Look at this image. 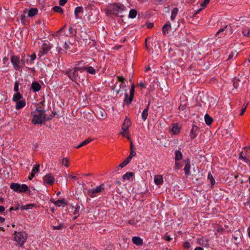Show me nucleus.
Listing matches in <instances>:
<instances>
[{
  "label": "nucleus",
  "mask_w": 250,
  "mask_h": 250,
  "mask_svg": "<svg viewBox=\"0 0 250 250\" xmlns=\"http://www.w3.org/2000/svg\"><path fill=\"white\" fill-rule=\"evenodd\" d=\"M178 12V9L177 7L174 8L171 11V15L170 17L171 20L174 21L177 13Z\"/></svg>",
  "instance_id": "nucleus-34"
},
{
  "label": "nucleus",
  "mask_w": 250,
  "mask_h": 250,
  "mask_svg": "<svg viewBox=\"0 0 250 250\" xmlns=\"http://www.w3.org/2000/svg\"><path fill=\"white\" fill-rule=\"evenodd\" d=\"M35 205L34 204H29L26 205L25 206H22L21 207V210H26L30 208H32L33 207H35Z\"/></svg>",
  "instance_id": "nucleus-36"
},
{
  "label": "nucleus",
  "mask_w": 250,
  "mask_h": 250,
  "mask_svg": "<svg viewBox=\"0 0 250 250\" xmlns=\"http://www.w3.org/2000/svg\"><path fill=\"white\" fill-rule=\"evenodd\" d=\"M53 227L54 229L60 230V229H62L64 227V225H63V224L62 223V224H60L59 226H54Z\"/></svg>",
  "instance_id": "nucleus-47"
},
{
  "label": "nucleus",
  "mask_w": 250,
  "mask_h": 250,
  "mask_svg": "<svg viewBox=\"0 0 250 250\" xmlns=\"http://www.w3.org/2000/svg\"><path fill=\"white\" fill-rule=\"evenodd\" d=\"M14 240L18 243V245L21 248H23L24 244L25 243L28 237V234L25 231H15L14 233Z\"/></svg>",
  "instance_id": "nucleus-4"
},
{
  "label": "nucleus",
  "mask_w": 250,
  "mask_h": 250,
  "mask_svg": "<svg viewBox=\"0 0 250 250\" xmlns=\"http://www.w3.org/2000/svg\"><path fill=\"white\" fill-rule=\"evenodd\" d=\"M69 32L70 35H71V36L75 35L77 33L76 29H73V28L72 27H69Z\"/></svg>",
  "instance_id": "nucleus-44"
},
{
  "label": "nucleus",
  "mask_w": 250,
  "mask_h": 250,
  "mask_svg": "<svg viewBox=\"0 0 250 250\" xmlns=\"http://www.w3.org/2000/svg\"><path fill=\"white\" fill-rule=\"evenodd\" d=\"M183 246L185 249H188L191 246L190 243L188 242L187 241L184 243Z\"/></svg>",
  "instance_id": "nucleus-53"
},
{
  "label": "nucleus",
  "mask_w": 250,
  "mask_h": 250,
  "mask_svg": "<svg viewBox=\"0 0 250 250\" xmlns=\"http://www.w3.org/2000/svg\"><path fill=\"white\" fill-rule=\"evenodd\" d=\"M51 202L53 203L54 204L58 207H60L62 205H67V204L65 202L64 199H62L61 200H58L57 201H53L51 200Z\"/></svg>",
  "instance_id": "nucleus-22"
},
{
  "label": "nucleus",
  "mask_w": 250,
  "mask_h": 250,
  "mask_svg": "<svg viewBox=\"0 0 250 250\" xmlns=\"http://www.w3.org/2000/svg\"><path fill=\"white\" fill-rule=\"evenodd\" d=\"M104 189V185L102 184L100 186H97L95 188L92 189H89L88 190V194L91 198H93L95 196V194L101 192L102 190Z\"/></svg>",
  "instance_id": "nucleus-9"
},
{
  "label": "nucleus",
  "mask_w": 250,
  "mask_h": 250,
  "mask_svg": "<svg viewBox=\"0 0 250 250\" xmlns=\"http://www.w3.org/2000/svg\"><path fill=\"white\" fill-rule=\"evenodd\" d=\"M171 23L169 21H167L162 27L163 34L166 35L168 33V31L171 29Z\"/></svg>",
  "instance_id": "nucleus-16"
},
{
  "label": "nucleus",
  "mask_w": 250,
  "mask_h": 250,
  "mask_svg": "<svg viewBox=\"0 0 250 250\" xmlns=\"http://www.w3.org/2000/svg\"><path fill=\"white\" fill-rule=\"evenodd\" d=\"M234 53L233 52H231L229 56V58L228 59V60H231L233 58V56H234Z\"/></svg>",
  "instance_id": "nucleus-64"
},
{
  "label": "nucleus",
  "mask_w": 250,
  "mask_h": 250,
  "mask_svg": "<svg viewBox=\"0 0 250 250\" xmlns=\"http://www.w3.org/2000/svg\"><path fill=\"white\" fill-rule=\"evenodd\" d=\"M171 131L174 134H178L180 131V127L177 124H174L172 127Z\"/></svg>",
  "instance_id": "nucleus-31"
},
{
  "label": "nucleus",
  "mask_w": 250,
  "mask_h": 250,
  "mask_svg": "<svg viewBox=\"0 0 250 250\" xmlns=\"http://www.w3.org/2000/svg\"><path fill=\"white\" fill-rule=\"evenodd\" d=\"M123 137L126 138L128 140H130L131 138L129 137V133L127 131H123L120 133Z\"/></svg>",
  "instance_id": "nucleus-40"
},
{
  "label": "nucleus",
  "mask_w": 250,
  "mask_h": 250,
  "mask_svg": "<svg viewBox=\"0 0 250 250\" xmlns=\"http://www.w3.org/2000/svg\"><path fill=\"white\" fill-rule=\"evenodd\" d=\"M101 114V117L103 118V119H104L107 117V114L106 112L104 110H101L100 111Z\"/></svg>",
  "instance_id": "nucleus-51"
},
{
  "label": "nucleus",
  "mask_w": 250,
  "mask_h": 250,
  "mask_svg": "<svg viewBox=\"0 0 250 250\" xmlns=\"http://www.w3.org/2000/svg\"><path fill=\"white\" fill-rule=\"evenodd\" d=\"M82 67H75L72 69H68L65 72V74L73 82L78 83L83 81V76Z\"/></svg>",
  "instance_id": "nucleus-2"
},
{
  "label": "nucleus",
  "mask_w": 250,
  "mask_h": 250,
  "mask_svg": "<svg viewBox=\"0 0 250 250\" xmlns=\"http://www.w3.org/2000/svg\"><path fill=\"white\" fill-rule=\"evenodd\" d=\"M217 231L218 232H222L224 229L221 226H217Z\"/></svg>",
  "instance_id": "nucleus-59"
},
{
  "label": "nucleus",
  "mask_w": 250,
  "mask_h": 250,
  "mask_svg": "<svg viewBox=\"0 0 250 250\" xmlns=\"http://www.w3.org/2000/svg\"><path fill=\"white\" fill-rule=\"evenodd\" d=\"M132 242L134 244L138 246L141 245L143 243V240L140 237L138 236L133 237L132 238Z\"/></svg>",
  "instance_id": "nucleus-23"
},
{
  "label": "nucleus",
  "mask_w": 250,
  "mask_h": 250,
  "mask_svg": "<svg viewBox=\"0 0 250 250\" xmlns=\"http://www.w3.org/2000/svg\"><path fill=\"white\" fill-rule=\"evenodd\" d=\"M38 10L36 8H31L28 11V16L32 17L38 14Z\"/></svg>",
  "instance_id": "nucleus-25"
},
{
  "label": "nucleus",
  "mask_w": 250,
  "mask_h": 250,
  "mask_svg": "<svg viewBox=\"0 0 250 250\" xmlns=\"http://www.w3.org/2000/svg\"><path fill=\"white\" fill-rule=\"evenodd\" d=\"M11 62L13 65V68L15 70H18V71H21V67L20 65L21 64V61H20V58L19 56L15 55H12L11 56L10 58Z\"/></svg>",
  "instance_id": "nucleus-7"
},
{
  "label": "nucleus",
  "mask_w": 250,
  "mask_h": 250,
  "mask_svg": "<svg viewBox=\"0 0 250 250\" xmlns=\"http://www.w3.org/2000/svg\"><path fill=\"white\" fill-rule=\"evenodd\" d=\"M79 209H80V207L79 206H77L75 208L73 213L74 214H75V215H77V216L74 218V219H75L78 217V216L79 215Z\"/></svg>",
  "instance_id": "nucleus-46"
},
{
  "label": "nucleus",
  "mask_w": 250,
  "mask_h": 250,
  "mask_svg": "<svg viewBox=\"0 0 250 250\" xmlns=\"http://www.w3.org/2000/svg\"><path fill=\"white\" fill-rule=\"evenodd\" d=\"M146 25L148 28L150 29L154 26V24L152 22H148L146 23Z\"/></svg>",
  "instance_id": "nucleus-56"
},
{
  "label": "nucleus",
  "mask_w": 250,
  "mask_h": 250,
  "mask_svg": "<svg viewBox=\"0 0 250 250\" xmlns=\"http://www.w3.org/2000/svg\"><path fill=\"white\" fill-rule=\"evenodd\" d=\"M51 46L49 42H44L42 45V47L41 50L40 51L39 54H41V56H43L46 54L51 49Z\"/></svg>",
  "instance_id": "nucleus-10"
},
{
  "label": "nucleus",
  "mask_w": 250,
  "mask_h": 250,
  "mask_svg": "<svg viewBox=\"0 0 250 250\" xmlns=\"http://www.w3.org/2000/svg\"><path fill=\"white\" fill-rule=\"evenodd\" d=\"M210 0H204V2L200 4V5L205 8L207 6V4H208Z\"/></svg>",
  "instance_id": "nucleus-48"
},
{
  "label": "nucleus",
  "mask_w": 250,
  "mask_h": 250,
  "mask_svg": "<svg viewBox=\"0 0 250 250\" xmlns=\"http://www.w3.org/2000/svg\"><path fill=\"white\" fill-rule=\"evenodd\" d=\"M229 29V31L232 30V27L230 25H226L224 27L220 29L216 33L215 36L217 37L219 34L221 33V35L227 34V31Z\"/></svg>",
  "instance_id": "nucleus-13"
},
{
  "label": "nucleus",
  "mask_w": 250,
  "mask_h": 250,
  "mask_svg": "<svg viewBox=\"0 0 250 250\" xmlns=\"http://www.w3.org/2000/svg\"><path fill=\"white\" fill-rule=\"evenodd\" d=\"M10 187L14 191L19 193H24L29 190L28 187L25 184L13 183L11 184Z\"/></svg>",
  "instance_id": "nucleus-5"
},
{
  "label": "nucleus",
  "mask_w": 250,
  "mask_h": 250,
  "mask_svg": "<svg viewBox=\"0 0 250 250\" xmlns=\"http://www.w3.org/2000/svg\"><path fill=\"white\" fill-rule=\"evenodd\" d=\"M62 164L66 167H69V159L67 158H63L62 160Z\"/></svg>",
  "instance_id": "nucleus-41"
},
{
  "label": "nucleus",
  "mask_w": 250,
  "mask_h": 250,
  "mask_svg": "<svg viewBox=\"0 0 250 250\" xmlns=\"http://www.w3.org/2000/svg\"><path fill=\"white\" fill-rule=\"evenodd\" d=\"M16 106L15 108L17 110H19L23 108L25 106L26 103L24 100H20L18 102H16Z\"/></svg>",
  "instance_id": "nucleus-19"
},
{
  "label": "nucleus",
  "mask_w": 250,
  "mask_h": 250,
  "mask_svg": "<svg viewBox=\"0 0 250 250\" xmlns=\"http://www.w3.org/2000/svg\"><path fill=\"white\" fill-rule=\"evenodd\" d=\"M239 159L247 163L250 168V161L249 158L247 156V153L244 152L243 150L241 152H240L239 154Z\"/></svg>",
  "instance_id": "nucleus-12"
},
{
  "label": "nucleus",
  "mask_w": 250,
  "mask_h": 250,
  "mask_svg": "<svg viewBox=\"0 0 250 250\" xmlns=\"http://www.w3.org/2000/svg\"><path fill=\"white\" fill-rule=\"evenodd\" d=\"M163 178L161 175H156L154 177V182L157 185H160L163 183Z\"/></svg>",
  "instance_id": "nucleus-20"
},
{
  "label": "nucleus",
  "mask_w": 250,
  "mask_h": 250,
  "mask_svg": "<svg viewBox=\"0 0 250 250\" xmlns=\"http://www.w3.org/2000/svg\"><path fill=\"white\" fill-rule=\"evenodd\" d=\"M83 71L86 70V71L90 74H95L96 73V70L92 66L83 67H82Z\"/></svg>",
  "instance_id": "nucleus-24"
},
{
  "label": "nucleus",
  "mask_w": 250,
  "mask_h": 250,
  "mask_svg": "<svg viewBox=\"0 0 250 250\" xmlns=\"http://www.w3.org/2000/svg\"><path fill=\"white\" fill-rule=\"evenodd\" d=\"M83 9L82 6H78L75 9L74 14L75 16V18L76 19L79 18L78 14L80 13H83Z\"/></svg>",
  "instance_id": "nucleus-29"
},
{
  "label": "nucleus",
  "mask_w": 250,
  "mask_h": 250,
  "mask_svg": "<svg viewBox=\"0 0 250 250\" xmlns=\"http://www.w3.org/2000/svg\"><path fill=\"white\" fill-rule=\"evenodd\" d=\"M126 10V7L121 3H113L107 6L105 9V12L106 15L109 16L114 15L116 17L123 18L125 16V12Z\"/></svg>",
  "instance_id": "nucleus-1"
},
{
  "label": "nucleus",
  "mask_w": 250,
  "mask_h": 250,
  "mask_svg": "<svg viewBox=\"0 0 250 250\" xmlns=\"http://www.w3.org/2000/svg\"><path fill=\"white\" fill-rule=\"evenodd\" d=\"M187 107V106L186 104H181L179 106V109L180 110H184Z\"/></svg>",
  "instance_id": "nucleus-57"
},
{
  "label": "nucleus",
  "mask_w": 250,
  "mask_h": 250,
  "mask_svg": "<svg viewBox=\"0 0 250 250\" xmlns=\"http://www.w3.org/2000/svg\"><path fill=\"white\" fill-rule=\"evenodd\" d=\"M208 179L210 180L211 185V187L212 188L213 187V186L215 184V181L212 174L210 172H209L208 173Z\"/></svg>",
  "instance_id": "nucleus-35"
},
{
  "label": "nucleus",
  "mask_w": 250,
  "mask_h": 250,
  "mask_svg": "<svg viewBox=\"0 0 250 250\" xmlns=\"http://www.w3.org/2000/svg\"><path fill=\"white\" fill-rule=\"evenodd\" d=\"M43 181L44 184L52 185L55 182V179L52 174L49 173L43 177Z\"/></svg>",
  "instance_id": "nucleus-11"
},
{
  "label": "nucleus",
  "mask_w": 250,
  "mask_h": 250,
  "mask_svg": "<svg viewBox=\"0 0 250 250\" xmlns=\"http://www.w3.org/2000/svg\"><path fill=\"white\" fill-rule=\"evenodd\" d=\"M190 161L189 159H187L186 160H185V166L184 167V171L186 175H189L190 174Z\"/></svg>",
  "instance_id": "nucleus-17"
},
{
  "label": "nucleus",
  "mask_w": 250,
  "mask_h": 250,
  "mask_svg": "<svg viewBox=\"0 0 250 250\" xmlns=\"http://www.w3.org/2000/svg\"><path fill=\"white\" fill-rule=\"evenodd\" d=\"M22 66H25L26 60L24 59V56L22 57L21 60H20Z\"/></svg>",
  "instance_id": "nucleus-62"
},
{
  "label": "nucleus",
  "mask_w": 250,
  "mask_h": 250,
  "mask_svg": "<svg viewBox=\"0 0 250 250\" xmlns=\"http://www.w3.org/2000/svg\"><path fill=\"white\" fill-rule=\"evenodd\" d=\"M175 162L181 160L183 158V154L179 150H176L175 152Z\"/></svg>",
  "instance_id": "nucleus-28"
},
{
  "label": "nucleus",
  "mask_w": 250,
  "mask_h": 250,
  "mask_svg": "<svg viewBox=\"0 0 250 250\" xmlns=\"http://www.w3.org/2000/svg\"><path fill=\"white\" fill-rule=\"evenodd\" d=\"M66 27V25L65 24L59 30H58L54 34H53V36L58 37V39L60 41H61V36H62L61 33H62V32L64 31Z\"/></svg>",
  "instance_id": "nucleus-21"
},
{
  "label": "nucleus",
  "mask_w": 250,
  "mask_h": 250,
  "mask_svg": "<svg viewBox=\"0 0 250 250\" xmlns=\"http://www.w3.org/2000/svg\"><path fill=\"white\" fill-rule=\"evenodd\" d=\"M130 161L129 160H127V159L126 158L122 163H121L117 167H120L121 168H123L125 166H126Z\"/></svg>",
  "instance_id": "nucleus-39"
},
{
  "label": "nucleus",
  "mask_w": 250,
  "mask_h": 250,
  "mask_svg": "<svg viewBox=\"0 0 250 250\" xmlns=\"http://www.w3.org/2000/svg\"><path fill=\"white\" fill-rule=\"evenodd\" d=\"M136 154V152L134 150L130 151V154L129 156L126 158L127 160H129L130 162L131 160L133 157H134Z\"/></svg>",
  "instance_id": "nucleus-42"
},
{
  "label": "nucleus",
  "mask_w": 250,
  "mask_h": 250,
  "mask_svg": "<svg viewBox=\"0 0 250 250\" xmlns=\"http://www.w3.org/2000/svg\"><path fill=\"white\" fill-rule=\"evenodd\" d=\"M31 114L33 116V118L32 120L33 124H42L47 121L45 110L39 109L38 107H37L36 110L31 113Z\"/></svg>",
  "instance_id": "nucleus-3"
},
{
  "label": "nucleus",
  "mask_w": 250,
  "mask_h": 250,
  "mask_svg": "<svg viewBox=\"0 0 250 250\" xmlns=\"http://www.w3.org/2000/svg\"><path fill=\"white\" fill-rule=\"evenodd\" d=\"M199 128L195 125H192V128L190 132V137L191 139H194L197 135V132H198Z\"/></svg>",
  "instance_id": "nucleus-14"
},
{
  "label": "nucleus",
  "mask_w": 250,
  "mask_h": 250,
  "mask_svg": "<svg viewBox=\"0 0 250 250\" xmlns=\"http://www.w3.org/2000/svg\"><path fill=\"white\" fill-rule=\"evenodd\" d=\"M243 151L244 152H245V153H247V156L249 158L250 157V149H248V148L244 147L243 149Z\"/></svg>",
  "instance_id": "nucleus-50"
},
{
  "label": "nucleus",
  "mask_w": 250,
  "mask_h": 250,
  "mask_svg": "<svg viewBox=\"0 0 250 250\" xmlns=\"http://www.w3.org/2000/svg\"><path fill=\"white\" fill-rule=\"evenodd\" d=\"M19 83L18 81H16L14 83V91L16 92H19Z\"/></svg>",
  "instance_id": "nucleus-45"
},
{
  "label": "nucleus",
  "mask_w": 250,
  "mask_h": 250,
  "mask_svg": "<svg viewBox=\"0 0 250 250\" xmlns=\"http://www.w3.org/2000/svg\"><path fill=\"white\" fill-rule=\"evenodd\" d=\"M55 114H56V112H52V114L49 116V117L46 118L47 121H49L52 119V118L55 116Z\"/></svg>",
  "instance_id": "nucleus-60"
},
{
  "label": "nucleus",
  "mask_w": 250,
  "mask_h": 250,
  "mask_svg": "<svg viewBox=\"0 0 250 250\" xmlns=\"http://www.w3.org/2000/svg\"><path fill=\"white\" fill-rule=\"evenodd\" d=\"M53 10L54 11L62 14L63 12V9L59 6H55L53 7Z\"/></svg>",
  "instance_id": "nucleus-38"
},
{
  "label": "nucleus",
  "mask_w": 250,
  "mask_h": 250,
  "mask_svg": "<svg viewBox=\"0 0 250 250\" xmlns=\"http://www.w3.org/2000/svg\"><path fill=\"white\" fill-rule=\"evenodd\" d=\"M164 239L167 242H169L172 240V238L170 236H165L164 237Z\"/></svg>",
  "instance_id": "nucleus-63"
},
{
  "label": "nucleus",
  "mask_w": 250,
  "mask_h": 250,
  "mask_svg": "<svg viewBox=\"0 0 250 250\" xmlns=\"http://www.w3.org/2000/svg\"><path fill=\"white\" fill-rule=\"evenodd\" d=\"M205 121L206 124L208 125H210L213 122V119L210 117L208 114H206L205 116Z\"/></svg>",
  "instance_id": "nucleus-33"
},
{
  "label": "nucleus",
  "mask_w": 250,
  "mask_h": 250,
  "mask_svg": "<svg viewBox=\"0 0 250 250\" xmlns=\"http://www.w3.org/2000/svg\"><path fill=\"white\" fill-rule=\"evenodd\" d=\"M247 105L248 104H247L246 105L241 109V111L240 113V116H242L244 114L246 110Z\"/></svg>",
  "instance_id": "nucleus-54"
},
{
  "label": "nucleus",
  "mask_w": 250,
  "mask_h": 250,
  "mask_svg": "<svg viewBox=\"0 0 250 250\" xmlns=\"http://www.w3.org/2000/svg\"><path fill=\"white\" fill-rule=\"evenodd\" d=\"M22 98V95L20 92H16L13 95L12 100L14 102H18Z\"/></svg>",
  "instance_id": "nucleus-26"
},
{
  "label": "nucleus",
  "mask_w": 250,
  "mask_h": 250,
  "mask_svg": "<svg viewBox=\"0 0 250 250\" xmlns=\"http://www.w3.org/2000/svg\"><path fill=\"white\" fill-rule=\"evenodd\" d=\"M149 109V104L147 105V107L143 110L142 113V119L145 121L147 119L148 116V111Z\"/></svg>",
  "instance_id": "nucleus-27"
},
{
  "label": "nucleus",
  "mask_w": 250,
  "mask_h": 250,
  "mask_svg": "<svg viewBox=\"0 0 250 250\" xmlns=\"http://www.w3.org/2000/svg\"><path fill=\"white\" fill-rule=\"evenodd\" d=\"M94 140V139H92L91 138H88L81 143L82 145H83V146H85Z\"/></svg>",
  "instance_id": "nucleus-43"
},
{
  "label": "nucleus",
  "mask_w": 250,
  "mask_h": 250,
  "mask_svg": "<svg viewBox=\"0 0 250 250\" xmlns=\"http://www.w3.org/2000/svg\"><path fill=\"white\" fill-rule=\"evenodd\" d=\"M129 224L135 226L137 224L136 221L134 219H131L128 221L127 222Z\"/></svg>",
  "instance_id": "nucleus-52"
},
{
  "label": "nucleus",
  "mask_w": 250,
  "mask_h": 250,
  "mask_svg": "<svg viewBox=\"0 0 250 250\" xmlns=\"http://www.w3.org/2000/svg\"><path fill=\"white\" fill-rule=\"evenodd\" d=\"M242 34L244 36L249 37L250 36V30L247 32L246 30H243L242 32Z\"/></svg>",
  "instance_id": "nucleus-55"
},
{
  "label": "nucleus",
  "mask_w": 250,
  "mask_h": 250,
  "mask_svg": "<svg viewBox=\"0 0 250 250\" xmlns=\"http://www.w3.org/2000/svg\"><path fill=\"white\" fill-rule=\"evenodd\" d=\"M80 40L82 43L85 46L89 44L90 42V38L89 35L85 32L82 31L80 33Z\"/></svg>",
  "instance_id": "nucleus-8"
},
{
  "label": "nucleus",
  "mask_w": 250,
  "mask_h": 250,
  "mask_svg": "<svg viewBox=\"0 0 250 250\" xmlns=\"http://www.w3.org/2000/svg\"><path fill=\"white\" fill-rule=\"evenodd\" d=\"M137 14V11L135 9H132L130 10L128 14V18L131 19L135 18Z\"/></svg>",
  "instance_id": "nucleus-32"
},
{
  "label": "nucleus",
  "mask_w": 250,
  "mask_h": 250,
  "mask_svg": "<svg viewBox=\"0 0 250 250\" xmlns=\"http://www.w3.org/2000/svg\"><path fill=\"white\" fill-rule=\"evenodd\" d=\"M117 79H118V80L119 82H122V83H124V81L125 80V78L122 76H118Z\"/></svg>",
  "instance_id": "nucleus-61"
},
{
  "label": "nucleus",
  "mask_w": 250,
  "mask_h": 250,
  "mask_svg": "<svg viewBox=\"0 0 250 250\" xmlns=\"http://www.w3.org/2000/svg\"><path fill=\"white\" fill-rule=\"evenodd\" d=\"M30 64H32L33 63V61L35 60L36 58V55L34 53L30 56Z\"/></svg>",
  "instance_id": "nucleus-49"
},
{
  "label": "nucleus",
  "mask_w": 250,
  "mask_h": 250,
  "mask_svg": "<svg viewBox=\"0 0 250 250\" xmlns=\"http://www.w3.org/2000/svg\"><path fill=\"white\" fill-rule=\"evenodd\" d=\"M135 93V85L132 84L131 86V88L129 91V96L127 93H125V97L124 100V102L125 104H127V105L130 104L133 101L134 95Z\"/></svg>",
  "instance_id": "nucleus-6"
},
{
  "label": "nucleus",
  "mask_w": 250,
  "mask_h": 250,
  "mask_svg": "<svg viewBox=\"0 0 250 250\" xmlns=\"http://www.w3.org/2000/svg\"><path fill=\"white\" fill-rule=\"evenodd\" d=\"M39 168L40 165L36 164L32 170L31 173H32V175H33V174L35 175L37 173H38L39 171Z\"/></svg>",
  "instance_id": "nucleus-37"
},
{
  "label": "nucleus",
  "mask_w": 250,
  "mask_h": 250,
  "mask_svg": "<svg viewBox=\"0 0 250 250\" xmlns=\"http://www.w3.org/2000/svg\"><path fill=\"white\" fill-rule=\"evenodd\" d=\"M134 175V173L132 172H127L123 176L124 180H129L130 178Z\"/></svg>",
  "instance_id": "nucleus-30"
},
{
  "label": "nucleus",
  "mask_w": 250,
  "mask_h": 250,
  "mask_svg": "<svg viewBox=\"0 0 250 250\" xmlns=\"http://www.w3.org/2000/svg\"><path fill=\"white\" fill-rule=\"evenodd\" d=\"M41 84L37 82H34L32 83L31 88L34 91V92H38L41 89Z\"/></svg>",
  "instance_id": "nucleus-18"
},
{
  "label": "nucleus",
  "mask_w": 250,
  "mask_h": 250,
  "mask_svg": "<svg viewBox=\"0 0 250 250\" xmlns=\"http://www.w3.org/2000/svg\"><path fill=\"white\" fill-rule=\"evenodd\" d=\"M67 0H59V4L61 6H63L67 2Z\"/></svg>",
  "instance_id": "nucleus-58"
},
{
  "label": "nucleus",
  "mask_w": 250,
  "mask_h": 250,
  "mask_svg": "<svg viewBox=\"0 0 250 250\" xmlns=\"http://www.w3.org/2000/svg\"><path fill=\"white\" fill-rule=\"evenodd\" d=\"M131 123L129 119L126 118L124 123L122 125V129L123 131H127L129 126L131 125Z\"/></svg>",
  "instance_id": "nucleus-15"
}]
</instances>
